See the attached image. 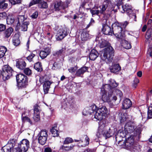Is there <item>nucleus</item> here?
<instances>
[{"instance_id":"obj_26","label":"nucleus","mask_w":152,"mask_h":152,"mask_svg":"<svg viewBox=\"0 0 152 152\" xmlns=\"http://www.w3.org/2000/svg\"><path fill=\"white\" fill-rule=\"evenodd\" d=\"M19 35L18 34H15L13 37L12 43L15 46H17L20 43V41L19 38Z\"/></svg>"},{"instance_id":"obj_11","label":"nucleus","mask_w":152,"mask_h":152,"mask_svg":"<svg viewBox=\"0 0 152 152\" xmlns=\"http://www.w3.org/2000/svg\"><path fill=\"white\" fill-rule=\"evenodd\" d=\"M67 28H62L58 30L56 35V38L57 40H62L68 35L69 32Z\"/></svg>"},{"instance_id":"obj_40","label":"nucleus","mask_w":152,"mask_h":152,"mask_svg":"<svg viewBox=\"0 0 152 152\" xmlns=\"http://www.w3.org/2000/svg\"><path fill=\"white\" fill-rule=\"evenodd\" d=\"M108 7V4H103L102 6L100 7V10H99L100 13L104 14L105 11L106 10Z\"/></svg>"},{"instance_id":"obj_29","label":"nucleus","mask_w":152,"mask_h":152,"mask_svg":"<svg viewBox=\"0 0 152 152\" xmlns=\"http://www.w3.org/2000/svg\"><path fill=\"white\" fill-rule=\"evenodd\" d=\"M88 69V67L86 66H84L78 69L76 72V75L80 76L81 75L86 72Z\"/></svg>"},{"instance_id":"obj_5","label":"nucleus","mask_w":152,"mask_h":152,"mask_svg":"<svg viewBox=\"0 0 152 152\" xmlns=\"http://www.w3.org/2000/svg\"><path fill=\"white\" fill-rule=\"evenodd\" d=\"M113 34L117 38L122 39L124 38L125 35L124 31L120 26V24L118 22H115L112 25Z\"/></svg>"},{"instance_id":"obj_2","label":"nucleus","mask_w":152,"mask_h":152,"mask_svg":"<svg viewBox=\"0 0 152 152\" xmlns=\"http://www.w3.org/2000/svg\"><path fill=\"white\" fill-rule=\"evenodd\" d=\"M114 52L113 49L111 46L105 48L101 52V59L107 63L112 62Z\"/></svg>"},{"instance_id":"obj_30","label":"nucleus","mask_w":152,"mask_h":152,"mask_svg":"<svg viewBox=\"0 0 152 152\" xmlns=\"http://www.w3.org/2000/svg\"><path fill=\"white\" fill-rule=\"evenodd\" d=\"M148 102V118H152V103Z\"/></svg>"},{"instance_id":"obj_44","label":"nucleus","mask_w":152,"mask_h":152,"mask_svg":"<svg viewBox=\"0 0 152 152\" xmlns=\"http://www.w3.org/2000/svg\"><path fill=\"white\" fill-rule=\"evenodd\" d=\"M47 138L38 137V140L39 143L42 145H44L46 143Z\"/></svg>"},{"instance_id":"obj_53","label":"nucleus","mask_w":152,"mask_h":152,"mask_svg":"<svg viewBox=\"0 0 152 152\" xmlns=\"http://www.w3.org/2000/svg\"><path fill=\"white\" fill-rule=\"evenodd\" d=\"M108 45V43L107 42L104 40H102V42L101 43L100 47L102 48H103Z\"/></svg>"},{"instance_id":"obj_55","label":"nucleus","mask_w":152,"mask_h":152,"mask_svg":"<svg viewBox=\"0 0 152 152\" xmlns=\"http://www.w3.org/2000/svg\"><path fill=\"white\" fill-rule=\"evenodd\" d=\"M41 1L42 0H33L30 3L29 6L31 7L33 5L36 4L38 3L39 4Z\"/></svg>"},{"instance_id":"obj_18","label":"nucleus","mask_w":152,"mask_h":152,"mask_svg":"<svg viewBox=\"0 0 152 152\" xmlns=\"http://www.w3.org/2000/svg\"><path fill=\"white\" fill-rule=\"evenodd\" d=\"M102 31L103 33L106 35H112V31L111 28L106 24H102Z\"/></svg>"},{"instance_id":"obj_27","label":"nucleus","mask_w":152,"mask_h":152,"mask_svg":"<svg viewBox=\"0 0 152 152\" xmlns=\"http://www.w3.org/2000/svg\"><path fill=\"white\" fill-rule=\"evenodd\" d=\"M13 31V29L11 27H10L6 30L4 32V36L5 38H8L10 37Z\"/></svg>"},{"instance_id":"obj_39","label":"nucleus","mask_w":152,"mask_h":152,"mask_svg":"<svg viewBox=\"0 0 152 152\" xmlns=\"http://www.w3.org/2000/svg\"><path fill=\"white\" fill-rule=\"evenodd\" d=\"M81 37L83 41L86 40L90 38L88 34L85 32H83L82 33Z\"/></svg>"},{"instance_id":"obj_20","label":"nucleus","mask_w":152,"mask_h":152,"mask_svg":"<svg viewBox=\"0 0 152 152\" xmlns=\"http://www.w3.org/2000/svg\"><path fill=\"white\" fill-rule=\"evenodd\" d=\"M50 50L49 48H45L43 50H41L39 53V56L42 59L46 58L50 54Z\"/></svg>"},{"instance_id":"obj_46","label":"nucleus","mask_w":152,"mask_h":152,"mask_svg":"<svg viewBox=\"0 0 152 152\" xmlns=\"http://www.w3.org/2000/svg\"><path fill=\"white\" fill-rule=\"evenodd\" d=\"M97 10H90L91 13L92 14V16L94 15H98L99 13H100V11L98 9L99 7H96Z\"/></svg>"},{"instance_id":"obj_36","label":"nucleus","mask_w":152,"mask_h":152,"mask_svg":"<svg viewBox=\"0 0 152 152\" xmlns=\"http://www.w3.org/2000/svg\"><path fill=\"white\" fill-rule=\"evenodd\" d=\"M39 7L42 9H46L48 7V5L47 3L43 0L40 1L38 4Z\"/></svg>"},{"instance_id":"obj_8","label":"nucleus","mask_w":152,"mask_h":152,"mask_svg":"<svg viewBox=\"0 0 152 152\" xmlns=\"http://www.w3.org/2000/svg\"><path fill=\"white\" fill-rule=\"evenodd\" d=\"M29 147V141L26 139H24L18 144L16 150L18 152H26Z\"/></svg>"},{"instance_id":"obj_31","label":"nucleus","mask_w":152,"mask_h":152,"mask_svg":"<svg viewBox=\"0 0 152 152\" xmlns=\"http://www.w3.org/2000/svg\"><path fill=\"white\" fill-rule=\"evenodd\" d=\"M124 38L121 39L122 40V46L125 48L128 49L131 48V45L130 43L128 42Z\"/></svg>"},{"instance_id":"obj_56","label":"nucleus","mask_w":152,"mask_h":152,"mask_svg":"<svg viewBox=\"0 0 152 152\" xmlns=\"http://www.w3.org/2000/svg\"><path fill=\"white\" fill-rule=\"evenodd\" d=\"M12 4L15 5L21 3V0H9Z\"/></svg>"},{"instance_id":"obj_49","label":"nucleus","mask_w":152,"mask_h":152,"mask_svg":"<svg viewBox=\"0 0 152 152\" xmlns=\"http://www.w3.org/2000/svg\"><path fill=\"white\" fill-rule=\"evenodd\" d=\"M7 16L6 12H3L0 13V20L5 19Z\"/></svg>"},{"instance_id":"obj_1","label":"nucleus","mask_w":152,"mask_h":152,"mask_svg":"<svg viewBox=\"0 0 152 152\" xmlns=\"http://www.w3.org/2000/svg\"><path fill=\"white\" fill-rule=\"evenodd\" d=\"M108 81V84H105L104 87L105 88L107 87H109L110 91H111L113 100L116 101L117 98H118L121 100V98L123 95L122 92L120 90L118 89L113 88L118 86V84L114 80L112 79L109 80Z\"/></svg>"},{"instance_id":"obj_52","label":"nucleus","mask_w":152,"mask_h":152,"mask_svg":"<svg viewBox=\"0 0 152 152\" xmlns=\"http://www.w3.org/2000/svg\"><path fill=\"white\" fill-rule=\"evenodd\" d=\"M139 82V80L137 78H135L134 80V82L132 84V86L134 88H135L137 86V84Z\"/></svg>"},{"instance_id":"obj_50","label":"nucleus","mask_w":152,"mask_h":152,"mask_svg":"<svg viewBox=\"0 0 152 152\" xmlns=\"http://www.w3.org/2000/svg\"><path fill=\"white\" fill-rule=\"evenodd\" d=\"M18 22L20 23H23L24 22V20L26 19L24 15H19L18 17Z\"/></svg>"},{"instance_id":"obj_32","label":"nucleus","mask_w":152,"mask_h":152,"mask_svg":"<svg viewBox=\"0 0 152 152\" xmlns=\"http://www.w3.org/2000/svg\"><path fill=\"white\" fill-rule=\"evenodd\" d=\"M8 6L7 3L6 2L5 0H3L0 1V10L3 11L6 9Z\"/></svg>"},{"instance_id":"obj_12","label":"nucleus","mask_w":152,"mask_h":152,"mask_svg":"<svg viewBox=\"0 0 152 152\" xmlns=\"http://www.w3.org/2000/svg\"><path fill=\"white\" fill-rule=\"evenodd\" d=\"M15 143L14 139H10L6 145L2 147V150L4 152H11L15 146Z\"/></svg>"},{"instance_id":"obj_9","label":"nucleus","mask_w":152,"mask_h":152,"mask_svg":"<svg viewBox=\"0 0 152 152\" xmlns=\"http://www.w3.org/2000/svg\"><path fill=\"white\" fill-rule=\"evenodd\" d=\"M96 136L98 137H100L103 136L106 138L107 137H109L111 136L110 133L107 131L105 130V125L103 123L101 122L99 125V129L96 134Z\"/></svg>"},{"instance_id":"obj_42","label":"nucleus","mask_w":152,"mask_h":152,"mask_svg":"<svg viewBox=\"0 0 152 152\" xmlns=\"http://www.w3.org/2000/svg\"><path fill=\"white\" fill-rule=\"evenodd\" d=\"M34 68L38 72L42 71V65L39 62L36 63L34 66Z\"/></svg>"},{"instance_id":"obj_7","label":"nucleus","mask_w":152,"mask_h":152,"mask_svg":"<svg viewBox=\"0 0 152 152\" xmlns=\"http://www.w3.org/2000/svg\"><path fill=\"white\" fill-rule=\"evenodd\" d=\"M122 8L123 10L122 13L126 12L130 18H133L135 21H136V16L134 11L132 9V6L126 4L123 5Z\"/></svg>"},{"instance_id":"obj_45","label":"nucleus","mask_w":152,"mask_h":152,"mask_svg":"<svg viewBox=\"0 0 152 152\" xmlns=\"http://www.w3.org/2000/svg\"><path fill=\"white\" fill-rule=\"evenodd\" d=\"M152 36V28L149 29L147 31L145 37L146 39H148L150 38Z\"/></svg>"},{"instance_id":"obj_19","label":"nucleus","mask_w":152,"mask_h":152,"mask_svg":"<svg viewBox=\"0 0 152 152\" xmlns=\"http://www.w3.org/2000/svg\"><path fill=\"white\" fill-rule=\"evenodd\" d=\"M85 140L83 141L81 140H75V142H78V145L79 147H85L88 145L89 143V138L87 136H85Z\"/></svg>"},{"instance_id":"obj_64","label":"nucleus","mask_w":152,"mask_h":152,"mask_svg":"<svg viewBox=\"0 0 152 152\" xmlns=\"http://www.w3.org/2000/svg\"><path fill=\"white\" fill-rule=\"evenodd\" d=\"M128 24V23L127 21H125L124 23H122V25L123 26V28H125L127 25Z\"/></svg>"},{"instance_id":"obj_22","label":"nucleus","mask_w":152,"mask_h":152,"mask_svg":"<svg viewBox=\"0 0 152 152\" xmlns=\"http://www.w3.org/2000/svg\"><path fill=\"white\" fill-rule=\"evenodd\" d=\"M52 82L49 80H45L43 84V89L45 94H47Z\"/></svg>"},{"instance_id":"obj_58","label":"nucleus","mask_w":152,"mask_h":152,"mask_svg":"<svg viewBox=\"0 0 152 152\" xmlns=\"http://www.w3.org/2000/svg\"><path fill=\"white\" fill-rule=\"evenodd\" d=\"M38 15V12L37 11H36L33 13L32 15H31V17L35 19L37 17Z\"/></svg>"},{"instance_id":"obj_28","label":"nucleus","mask_w":152,"mask_h":152,"mask_svg":"<svg viewBox=\"0 0 152 152\" xmlns=\"http://www.w3.org/2000/svg\"><path fill=\"white\" fill-rule=\"evenodd\" d=\"M26 59L29 62L35 63L36 61V59H38V57L34 54L32 53L26 57Z\"/></svg>"},{"instance_id":"obj_34","label":"nucleus","mask_w":152,"mask_h":152,"mask_svg":"<svg viewBox=\"0 0 152 152\" xmlns=\"http://www.w3.org/2000/svg\"><path fill=\"white\" fill-rule=\"evenodd\" d=\"M29 116L26 117L25 116L23 115V116L21 117V119L23 122H28L31 125L32 124V122Z\"/></svg>"},{"instance_id":"obj_33","label":"nucleus","mask_w":152,"mask_h":152,"mask_svg":"<svg viewBox=\"0 0 152 152\" xmlns=\"http://www.w3.org/2000/svg\"><path fill=\"white\" fill-rule=\"evenodd\" d=\"M48 134L46 130H41L37 135L38 137L47 138Z\"/></svg>"},{"instance_id":"obj_24","label":"nucleus","mask_w":152,"mask_h":152,"mask_svg":"<svg viewBox=\"0 0 152 152\" xmlns=\"http://www.w3.org/2000/svg\"><path fill=\"white\" fill-rule=\"evenodd\" d=\"M7 17V24L11 25L14 23L15 20V17L14 15L10 13Z\"/></svg>"},{"instance_id":"obj_54","label":"nucleus","mask_w":152,"mask_h":152,"mask_svg":"<svg viewBox=\"0 0 152 152\" xmlns=\"http://www.w3.org/2000/svg\"><path fill=\"white\" fill-rule=\"evenodd\" d=\"M134 142V140L133 138V137L131 136L130 137H128L127 139V143H129L130 144H132Z\"/></svg>"},{"instance_id":"obj_25","label":"nucleus","mask_w":152,"mask_h":152,"mask_svg":"<svg viewBox=\"0 0 152 152\" xmlns=\"http://www.w3.org/2000/svg\"><path fill=\"white\" fill-rule=\"evenodd\" d=\"M98 52L95 50H92L90 54L89 58L90 60H94L98 56Z\"/></svg>"},{"instance_id":"obj_62","label":"nucleus","mask_w":152,"mask_h":152,"mask_svg":"<svg viewBox=\"0 0 152 152\" xmlns=\"http://www.w3.org/2000/svg\"><path fill=\"white\" fill-rule=\"evenodd\" d=\"M117 5L118 6L121 5L122 3V1L124 0H117Z\"/></svg>"},{"instance_id":"obj_43","label":"nucleus","mask_w":152,"mask_h":152,"mask_svg":"<svg viewBox=\"0 0 152 152\" xmlns=\"http://www.w3.org/2000/svg\"><path fill=\"white\" fill-rule=\"evenodd\" d=\"M74 145H71L70 146H65L64 145H62L60 147V149L66 151H70L72 149Z\"/></svg>"},{"instance_id":"obj_6","label":"nucleus","mask_w":152,"mask_h":152,"mask_svg":"<svg viewBox=\"0 0 152 152\" xmlns=\"http://www.w3.org/2000/svg\"><path fill=\"white\" fill-rule=\"evenodd\" d=\"M2 69L1 74L3 80H8L12 75L13 72L12 69L9 65H5L3 66Z\"/></svg>"},{"instance_id":"obj_38","label":"nucleus","mask_w":152,"mask_h":152,"mask_svg":"<svg viewBox=\"0 0 152 152\" xmlns=\"http://www.w3.org/2000/svg\"><path fill=\"white\" fill-rule=\"evenodd\" d=\"M7 51V49L4 46L0 47V58L3 57Z\"/></svg>"},{"instance_id":"obj_59","label":"nucleus","mask_w":152,"mask_h":152,"mask_svg":"<svg viewBox=\"0 0 152 152\" xmlns=\"http://www.w3.org/2000/svg\"><path fill=\"white\" fill-rule=\"evenodd\" d=\"M6 26L2 24H0V31H4L6 29Z\"/></svg>"},{"instance_id":"obj_47","label":"nucleus","mask_w":152,"mask_h":152,"mask_svg":"<svg viewBox=\"0 0 152 152\" xmlns=\"http://www.w3.org/2000/svg\"><path fill=\"white\" fill-rule=\"evenodd\" d=\"M73 142V140L71 138L67 137L65 139L63 143L64 144H68L72 142Z\"/></svg>"},{"instance_id":"obj_41","label":"nucleus","mask_w":152,"mask_h":152,"mask_svg":"<svg viewBox=\"0 0 152 152\" xmlns=\"http://www.w3.org/2000/svg\"><path fill=\"white\" fill-rule=\"evenodd\" d=\"M22 24L21 26V30L23 31L27 30L28 26L29 24V23L28 22H25L22 23Z\"/></svg>"},{"instance_id":"obj_61","label":"nucleus","mask_w":152,"mask_h":152,"mask_svg":"<svg viewBox=\"0 0 152 152\" xmlns=\"http://www.w3.org/2000/svg\"><path fill=\"white\" fill-rule=\"evenodd\" d=\"M151 48H149L148 51V54L149 55L150 57H151L152 58V52L151 51Z\"/></svg>"},{"instance_id":"obj_35","label":"nucleus","mask_w":152,"mask_h":152,"mask_svg":"<svg viewBox=\"0 0 152 152\" xmlns=\"http://www.w3.org/2000/svg\"><path fill=\"white\" fill-rule=\"evenodd\" d=\"M50 132L54 137H57L58 135V131L57 129V126H54L52 128Z\"/></svg>"},{"instance_id":"obj_10","label":"nucleus","mask_w":152,"mask_h":152,"mask_svg":"<svg viewBox=\"0 0 152 152\" xmlns=\"http://www.w3.org/2000/svg\"><path fill=\"white\" fill-rule=\"evenodd\" d=\"M101 99L104 102H110L113 100L112 95L111 91L109 90V91L107 94V90L102 88L101 89Z\"/></svg>"},{"instance_id":"obj_37","label":"nucleus","mask_w":152,"mask_h":152,"mask_svg":"<svg viewBox=\"0 0 152 152\" xmlns=\"http://www.w3.org/2000/svg\"><path fill=\"white\" fill-rule=\"evenodd\" d=\"M121 119L120 120L121 123H123L125 121H127L128 119V115L126 113L121 114Z\"/></svg>"},{"instance_id":"obj_13","label":"nucleus","mask_w":152,"mask_h":152,"mask_svg":"<svg viewBox=\"0 0 152 152\" xmlns=\"http://www.w3.org/2000/svg\"><path fill=\"white\" fill-rule=\"evenodd\" d=\"M134 130L133 124L131 122L127 123L124 126V131L126 134L132 133Z\"/></svg>"},{"instance_id":"obj_48","label":"nucleus","mask_w":152,"mask_h":152,"mask_svg":"<svg viewBox=\"0 0 152 152\" xmlns=\"http://www.w3.org/2000/svg\"><path fill=\"white\" fill-rule=\"evenodd\" d=\"M31 111L28 110H26L22 114L21 117L23 115L26 116H30L31 115Z\"/></svg>"},{"instance_id":"obj_63","label":"nucleus","mask_w":152,"mask_h":152,"mask_svg":"<svg viewBox=\"0 0 152 152\" xmlns=\"http://www.w3.org/2000/svg\"><path fill=\"white\" fill-rule=\"evenodd\" d=\"M45 152H52V150L50 148H46L45 149Z\"/></svg>"},{"instance_id":"obj_51","label":"nucleus","mask_w":152,"mask_h":152,"mask_svg":"<svg viewBox=\"0 0 152 152\" xmlns=\"http://www.w3.org/2000/svg\"><path fill=\"white\" fill-rule=\"evenodd\" d=\"M24 72L27 75H30L32 73L31 70L28 68H25L24 70Z\"/></svg>"},{"instance_id":"obj_16","label":"nucleus","mask_w":152,"mask_h":152,"mask_svg":"<svg viewBox=\"0 0 152 152\" xmlns=\"http://www.w3.org/2000/svg\"><path fill=\"white\" fill-rule=\"evenodd\" d=\"M109 69L111 73L117 74L121 70V67L118 64L113 63L110 66Z\"/></svg>"},{"instance_id":"obj_60","label":"nucleus","mask_w":152,"mask_h":152,"mask_svg":"<svg viewBox=\"0 0 152 152\" xmlns=\"http://www.w3.org/2000/svg\"><path fill=\"white\" fill-rule=\"evenodd\" d=\"M64 49H62L57 52L56 54L58 55H60L64 52Z\"/></svg>"},{"instance_id":"obj_4","label":"nucleus","mask_w":152,"mask_h":152,"mask_svg":"<svg viewBox=\"0 0 152 152\" xmlns=\"http://www.w3.org/2000/svg\"><path fill=\"white\" fill-rule=\"evenodd\" d=\"M96 109L94 110V117L96 119L98 120H101L104 117H106L108 113V110L104 106L98 108L96 106Z\"/></svg>"},{"instance_id":"obj_14","label":"nucleus","mask_w":152,"mask_h":152,"mask_svg":"<svg viewBox=\"0 0 152 152\" xmlns=\"http://www.w3.org/2000/svg\"><path fill=\"white\" fill-rule=\"evenodd\" d=\"M96 105H93L90 107L85 108L83 110V115H90L94 112V110L96 109Z\"/></svg>"},{"instance_id":"obj_21","label":"nucleus","mask_w":152,"mask_h":152,"mask_svg":"<svg viewBox=\"0 0 152 152\" xmlns=\"http://www.w3.org/2000/svg\"><path fill=\"white\" fill-rule=\"evenodd\" d=\"M132 105L131 100L128 98L125 99L123 101L122 105L123 109H126L129 108Z\"/></svg>"},{"instance_id":"obj_15","label":"nucleus","mask_w":152,"mask_h":152,"mask_svg":"<svg viewBox=\"0 0 152 152\" xmlns=\"http://www.w3.org/2000/svg\"><path fill=\"white\" fill-rule=\"evenodd\" d=\"M16 80L18 83H22L20 85L23 86L27 82V77L23 74H20L16 76Z\"/></svg>"},{"instance_id":"obj_17","label":"nucleus","mask_w":152,"mask_h":152,"mask_svg":"<svg viewBox=\"0 0 152 152\" xmlns=\"http://www.w3.org/2000/svg\"><path fill=\"white\" fill-rule=\"evenodd\" d=\"M16 66L20 70L24 69L26 66V63L22 59H18L16 60Z\"/></svg>"},{"instance_id":"obj_3","label":"nucleus","mask_w":152,"mask_h":152,"mask_svg":"<svg viewBox=\"0 0 152 152\" xmlns=\"http://www.w3.org/2000/svg\"><path fill=\"white\" fill-rule=\"evenodd\" d=\"M71 2V0H66L64 2L61 1H56L52 4L50 9L53 11H58L61 9H64L68 7V5Z\"/></svg>"},{"instance_id":"obj_57","label":"nucleus","mask_w":152,"mask_h":152,"mask_svg":"<svg viewBox=\"0 0 152 152\" xmlns=\"http://www.w3.org/2000/svg\"><path fill=\"white\" fill-rule=\"evenodd\" d=\"M77 68L76 67H72L70 69H68L69 72L71 73H73L75 71L77 70Z\"/></svg>"},{"instance_id":"obj_23","label":"nucleus","mask_w":152,"mask_h":152,"mask_svg":"<svg viewBox=\"0 0 152 152\" xmlns=\"http://www.w3.org/2000/svg\"><path fill=\"white\" fill-rule=\"evenodd\" d=\"M36 121H39L40 119L39 112L38 107H35L34 110V115L33 117Z\"/></svg>"}]
</instances>
